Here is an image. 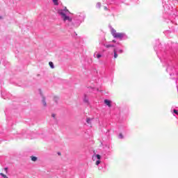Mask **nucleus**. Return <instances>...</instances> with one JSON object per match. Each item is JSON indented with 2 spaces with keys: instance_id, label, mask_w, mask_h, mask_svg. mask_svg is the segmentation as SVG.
<instances>
[{
  "instance_id": "6ab92c4d",
  "label": "nucleus",
  "mask_w": 178,
  "mask_h": 178,
  "mask_svg": "<svg viewBox=\"0 0 178 178\" xmlns=\"http://www.w3.org/2000/svg\"><path fill=\"white\" fill-rule=\"evenodd\" d=\"M4 170L6 171V173H8V168H5Z\"/></svg>"
},
{
  "instance_id": "412c9836",
  "label": "nucleus",
  "mask_w": 178,
  "mask_h": 178,
  "mask_svg": "<svg viewBox=\"0 0 178 178\" xmlns=\"http://www.w3.org/2000/svg\"><path fill=\"white\" fill-rule=\"evenodd\" d=\"M51 116L55 118V114H52Z\"/></svg>"
},
{
  "instance_id": "9b49d317",
  "label": "nucleus",
  "mask_w": 178,
  "mask_h": 178,
  "mask_svg": "<svg viewBox=\"0 0 178 178\" xmlns=\"http://www.w3.org/2000/svg\"><path fill=\"white\" fill-rule=\"evenodd\" d=\"M86 122H87V123H88V124H90V122H91V119L87 118Z\"/></svg>"
},
{
  "instance_id": "f257e3e1",
  "label": "nucleus",
  "mask_w": 178,
  "mask_h": 178,
  "mask_svg": "<svg viewBox=\"0 0 178 178\" xmlns=\"http://www.w3.org/2000/svg\"><path fill=\"white\" fill-rule=\"evenodd\" d=\"M58 14L61 16L62 19L64 20V22H66V20H68V22H72V18H70L69 16H67L65 13V10H59Z\"/></svg>"
},
{
  "instance_id": "39448f33",
  "label": "nucleus",
  "mask_w": 178,
  "mask_h": 178,
  "mask_svg": "<svg viewBox=\"0 0 178 178\" xmlns=\"http://www.w3.org/2000/svg\"><path fill=\"white\" fill-rule=\"evenodd\" d=\"M58 1H59V0H52L53 3H54V5H56V6H58V5H59Z\"/></svg>"
},
{
  "instance_id": "dca6fc26",
  "label": "nucleus",
  "mask_w": 178,
  "mask_h": 178,
  "mask_svg": "<svg viewBox=\"0 0 178 178\" xmlns=\"http://www.w3.org/2000/svg\"><path fill=\"white\" fill-rule=\"evenodd\" d=\"M173 112H174V113H175V115H178L177 110L174 109Z\"/></svg>"
},
{
  "instance_id": "0eeeda50",
  "label": "nucleus",
  "mask_w": 178,
  "mask_h": 178,
  "mask_svg": "<svg viewBox=\"0 0 178 178\" xmlns=\"http://www.w3.org/2000/svg\"><path fill=\"white\" fill-rule=\"evenodd\" d=\"M31 161H33V162H36L37 161V157L34 156H31Z\"/></svg>"
},
{
  "instance_id": "a211bd4d",
  "label": "nucleus",
  "mask_w": 178,
  "mask_h": 178,
  "mask_svg": "<svg viewBox=\"0 0 178 178\" xmlns=\"http://www.w3.org/2000/svg\"><path fill=\"white\" fill-rule=\"evenodd\" d=\"M119 54H123V51L122 49L118 50Z\"/></svg>"
},
{
  "instance_id": "423d86ee",
  "label": "nucleus",
  "mask_w": 178,
  "mask_h": 178,
  "mask_svg": "<svg viewBox=\"0 0 178 178\" xmlns=\"http://www.w3.org/2000/svg\"><path fill=\"white\" fill-rule=\"evenodd\" d=\"M42 102L44 106H47V102H45V97H42Z\"/></svg>"
},
{
  "instance_id": "5701e85b",
  "label": "nucleus",
  "mask_w": 178,
  "mask_h": 178,
  "mask_svg": "<svg viewBox=\"0 0 178 178\" xmlns=\"http://www.w3.org/2000/svg\"><path fill=\"white\" fill-rule=\"evenodd\" d=\"M58 155H61V154L60 152H58Z\"/></svg>"
},
{
  "instance_id": "b1692460",
  "label": "nucleus",
  "mask_w": 178,
  "mask_h": 178,
  "mask_svg": "<svg viewBox=\"0 0 178 178\" xmlns=\"http://www.w3.org/2000/svg\"><path fill=\"white\" fill-rule=\"evenodd\" d=\"M0 19H2V17H0Z\"/></svg>"
},
{
  "instance_id": "aec40b11",
  "label": "nucleus",
  "mask_w": 178,
  "mask_h": 178,
  "mask_svg": "<svg viewBox=\"0 0 178 178\" xmlns=\"http://www.w3.org/2000/svg\"><path fill=\"white\" fill-rule=\"evenodd\" d=\"M64 10H65V12H69V10H67V8H66V7L65 8Z\"/></svg>"
},
{
  "instance_id": "f3484780",
  "label": "nucleus",
  "mask_w": 178,
  "mask_h": 178,
  "mask_svg": "<svg viewBox=\"0 0 178 178\" xmlns=\"http://www.w3.org/2000/svg\"><path fill=\"white\" fill-rule=\"evenodd\" d=\"M97 6L98 8H101V3H97Z\"/></svg>"
},
{
  "instance_id": "f03ea898",
  "label": "nucleus",
  "mask_w": 178,
  "mask_h": 178,
  "mask_svg": "<svg viewBox=\"0 0 178 178\" xmlns=\"http://www.w3.org/2000/svg\"><path fill=\"white\" fill-rule=\"evenodd\" d=\"M111 34L114 38H122V37H124V33H118L114 29H111Z\"/></svg>"
},
{
  "instance_id": "20e7f679",
  "label": "nucleus",
  "mask_w": 178,
  "mask_h": 178,
  "mask_svg": "<svg viewBox=\"0 0 178 178\" xmlns=\"http://www.w3.org/2000/svg\"><path fill=\"white\" fill-rule=\"evenodd\" d=\"M114 52V59H116L118 58V51H116V49H113Z\"/></svg>"
},
{
  "instance_id": "ddd939ff",
  "label": "nucleus",
  "mask_w": 178,
  "mask_h": 178,
  "mask_svg": "<svg viewBox=\"0 0 178 178\" xmlns=\"http://www.w3.org/2000/svg\"><path fill=\"white\" fill-rule=\"evenodd\" d=\"M96 56H97V59H99V58H102V56L101 54H98L96 55Z\"/></svg>"
},
{
  "instance_id": "4468645a",
  "label": "nucleus",
  "mask_w": 178,
  "mask_h": 178,
  "mask_svg": "<svg viewBox=\"0 0 178 178\" xmlns=\"http://www.w3.org/2000/svg\"><path fill=\"white\" fill-rule=\"evenodd\" d=\"M96 157L97 158V159L99 161V159H101V155L99 154H97Z\"/></svg>"
},
{
  "instance_id": "4be33fe9",
  "label": "nucleus",
  "mask_w": 178,
  "mask_h": 178,
  "mask_svg": "<svg viewBox=\"0 0 178 178\" xmlns=\"http://www.w3.org/2000/svg\"><path fill=\"white\" fill-rule=\"evenodd\" d=\"M113 42H116V40H113Z\"/></svg>"
},
{
  "instance_id": "2eb2a0df",
  "label": "nucleus",
  "mask_w": 178,
  "mask_h": 178,
  "mask_svg": "<svg viewBox=\"0 0 178 178\" xmlns=\"http://www.w3.org/2000/svg\"><path fill=\"white\" fill-rule=\"evenodd\" d=\"M119 137H120V138H124V136H123L122 134H120Z\"/></svg>"
},
{
  "instance_id": "9d476101",
  "label": "nucleus",
  "mask_w": 178,
  "mask_h": 178,
  "mask_svg": "<svg viewBox=\"0 0 178 178\" xmlns=\"http://www.w3.org/2000/svg\"><path fill=\"white\" fill-rule=\"evenodd\" d=\"M0 176H2V177H4V178H8V177L2 172L0 173Z\"/></svg>"
},
{
  "instance_id": "f8f14e48",
  "label": "nucleus",
  "mask_w": 178,
  "mask_h": 178,
  "mask_svg": "<svg viewBox=\"0 0 178 178\" xmlns=\"http://www.w3.org/2000/svg\"><path fill=\"white\" fill-rule=\"evenodd\" d=\"M100 163H101V161L98 160L96 161L95 165L98 166V165H99Z\"/></svg>"
},
{
  "instance_id": "6e6552de",
  "label": "nucleus",
  "mask_w": 178,
  "mask_h": 178,
  "mask_svg": "<svg viewBox=\"0 0 178 178\" xmlns=\"http://www.w3.org/2000/svg\"><path fill=\"white\" fill-rule=\"evenodd\" d=\"M104 47H106V48H113L115 46L112 44H104Z\"/></svg>"
},
{
  "instance_id": "7ed1b4c3",
  "label": "nucleus",
  "mask_w": 178,
  "mask_h": 178,
  "mask_svg": "<svg viewBox=\"0 0 178 178\" xmlns=\"http://www.w3.org/2000/svg\"><path fill=\"white\" fill-rule=\"evenodd\" d=\"M104 104H106V105H107V106H108L109 108L112 106V104H111V101H109L108 99H105Z\"/></svg>"
},
{
  "instance_id": "1a4fd4ad",
  "label": "nucleus",
  "mask_w": 178,
  "mask_h": 178,
  "mask_svg": "<svg viewBox=\"0 0 178 178\" xmlns=\"http://www.w3.org/2000/svg\"><path fill=\"white\" fill-rule=\"evenodd\" d=\"M49 66H50V67L51 68V69H54V63H52V62H49Z\"/></svg>"
}]
</instances>
